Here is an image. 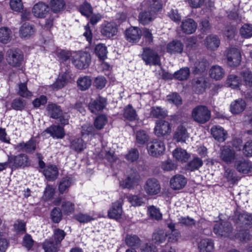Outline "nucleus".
<instances>
[{"instance_id": "nucleus-1", "label": "nucleus", "mask_w": 252, "mask_h": 252, "mask_svg": "<svg viewBox=\"0 0 252 252\" xmlns=\"http://www.w3.org/2000/svg\"><path fill=\"white\" fill-rule=\"evenodd\" d=\"M211 117V111L205 105H198L191 112L192 119L198 124H205L210 120Z\"/></svg>"}, {"instance_id": "nucleus-2", "label": "nucleus", "mask_w": 252, "mask_h": 252, "mask_svg": "<svg viewBox=\"0 0 252 252\" xmlns=\"http://www.w3.org/2000/svg\"><path fill=\"white\" fill-rule=\"evenodd\" d=\"M38 160V165L46 179L49 181H53L57 179L59 175L58 169L56 165H49L45 166V163L42 160L43 157L41 154H36Z\"/></svg>"}, {"instance_id": "nucleus-3", "label": "nucleus", "mask_w": 252, "mask_h": 252, "mask_svg": "<svg viewBox=\"0 0 252 252\" xmlns=\"http://www.w3.org/2000/svg\"><path fill=\"white\" fill-rule=\"evenodd\" d=\"M141 56L146 64L161 65L159 56L157 52L150 48H144Z\"/></svg>"}, {"instance_id": "nucleus-4", "label": "nucleus", "mask_w": 252, "mask_h": 252, "mask_svg": "<svg viewBox=\"0 0 252 252\" xmlns=\"http://www.w3.org/2000/svg\"><path fill=\"white\" fill-rule=\"evenodd\" d=\"M225 54L227 64L232 67L238 66L241 61V55L240 51L235 47H230L225 51Z\"/></svg>"}, {"instance_id": "nucleus-5", "label": "nucleus", "mask_w": 252, "mask_h": 252, "mask_svg": "<svg viewBox=\"0 0 252 252\" xmlns=\"http://www.w3.org/2000/svg\"><path fill=\"white\" fill-rule=\"evenodd\" d=\"M149 154L154 157H158L162 155L165 149L164 143L158 139H154L147 144Z\"/></svg>"}, {"instance_id": "nucleus-6", "label": "nucleus", "mask_w": 252, "mask_h": 252, "mask_svg": "<svg viewBox=\"0 0 252 252\" xmlns=\"http://www.w3.org/2000/svg\"><path fill=\"white\" fill-rule=\"evenodd\" d=\"M214 232L219 236L227 237L230 236L232 232L233 228L228 221L217 222L214 226Z\"/></svg>"}, {"instance_id": "nucleus-7", "label": "nucleus", "mask_w": 252, "mask_h": 252, "mask_svg": "<svg viewBox=\"0 0 252 252\" xmlns=\"http://www.w3.org/2000/svg\"><path fill=\"white\" fill-rule=\"evenodd\" d=\"M72 63L79 69L87 68L91 62V56L87 53L76 54L71 58Z\"/></svg>"}, {"instance_id": "nucleus-8", "label": "nucleus", "mask_w": 252, "mask_h": 252, "mask_svg": "<svg viewBox=\"0 0 252 252\" xmlns=\"http://www.w3.org/2000/svg\"><path fill=\"white\" fill-rule=\"evenodd\" d=\"M234 219L236 223L241 227L247 228L252 225V215L245 213L236 212Z\"/></svg>"}, {"instance_id": "nucleus-9", "label": "nucleus", "mask_w": 252, "mask_h": 252, "mask_svg": "<svg viewBox=\"0 0 252 252\" xmlns=\"http://www.w3.org/2000/svg\"><path fill=\"white\" fill-rule=\"evenodd\" d=\"M155 133L158 137H163L171 132L169 123L163 120H158L154 129Z\"/></svg>"}, {"instance_id": "nucleus-10", "label": "nucleus", "mask_w": 252, "mask_h": 252, "mask_svg": "<svg viewBox=\"0 0 252 252\" xmlns=\"http://www.w3.org/2000/svg\"><path fill=\"white\" fill-rule=\"evenodd\" d=\"M125 34L129 42L137 43L141 37L142 31L137 27H130L125 31Z\"/></svg>"}, {"instance_id": "nucleus-11", "label": "nucleus", "mask_w": 252, "mask_h": 252, "mask_svg": "<svg viewBox=\"0 0 252 252\" xmlns=\"http://www.w3.org/2000/svg\"><path fill=\"white\" fill-rule=\"evenodd\" d=\"M144 190L149 195H156L160 191V186L155 178H150L147 180L144 185Z\"/></svg>"}, {"instance_id": "nucleus-12", "label": "nucleus", "mask_w": 252, "mask_h": 252, "mask_svg": "<svg viewBox=\"0 0 252 252\" xmlns=\"http://www.w3.org/2000/svg\"><path fill=\"white\" fill-rule=\"evenodd\" d=\"M208 83V79L204 76L196 77L192 81V88L197 94L205 92Z\"/></svg>"}, {"instance_id": "nucleus-13", "label": "nucleus", "mask_w": 252, "mask_h": 252, "mask_svg": "<svg viewBox=\"0 0 252 252\" xmlns=\"http://www.w3.org/2000/svg\"><path fill=\"white\" fill-rule=\"evenodd\" d=\"M123 200L121 198L112 204L111 208L108 211V216L110 218L117 220L121 218L123 213Z\"/></svg>"}, {"instance_id": "nucleus-14", "label": "nucleus", "mask_w": 252, "mask_h": 252, "mask_svg": "<svg viewBox=\"0 0 252 252\" xmlns=\"http://www.w3.org/2000/svg\"><path fill=\"white\" fill-rule=\"evenodd\" d=\"M106 105L104 98L99 97L95 100H92L88 104V107L91 112L95 114L100 113Z\"/></svg>"}, {"instance_id": "nucleus-15", "label": "nucleus", "mask_w": 252, "mask_h": 252, "mask_svg": "<svg viewBox=\"0 0 252 252\" xmlns=\"http://www.w3.org/2000/svg\"><path fill=\"white\" fill-rule=\"evenodd\" d=\"M220 158L225 163H231L235 159V152L229 147L223 146L220 148Z\"/></svg>"}, {"instance_id": "nucleus-16", "label": "nucleus", "mask_w": 252, "mask_h": 252, "mask_svg": "<svg viewBox=\"0 0 252 252\" xmlns=\"http://www.w3.org/2000/svg\"><path fill=\"white\" fill-rule=\"evenodd\" d=\"M187 179L182 175L176 174L170 181V186L174 190L181 189L186 185Z\"/></svg>"}, {"instance_id": "nucleus-17", "label": "nucleus", "mask_w": 252, "mask_h": 252, "mask_svg": "<svg viewBox=\"0 0 252 252\" xmlns=\"http://www.w3.org/2000/svg\"><path fill=\"white\" fill-rule=\"evenodd\" d=\"M213 137L219 142H224L227 136V132L219 126H214L211 128Z\"/></svg>"}, {"instance_id": "nucleus-18", "label": "nucleus", "mask_w": 252, "mask_h": 252, "mask_svg": "<svg viewBox=\"0 0 252 252\" xmlns=\"http://www.w3.org/2000/svg\"><path fill=\"white\" fill-rule=\"evenodd\" d=\"M197 26V23L194 20L189 18L182 21L181 27L184 33L189 34L195 32Z\"/></svg>"}, {"instance_id": "nucleus-19", "label": "nucleus", "mask_w": 252, "mask_h": 252, "mask_svg": "<svg viewBox=\"0 0 252 252\" xmlns=\"http://www.w3.org/2000/svg\"><path fill=\"white\" fill-rule=\"evenodd\" d=\"M49 11L48 5L42 2L35 4L32 8V13L37 18H44Z\"/></svg>"}, {"instance_id": "nucleus-20", "label": "nucleus", "mask_w": 252, "mask_h": 252, "mask_svg": "<svg viewBox=\"0 0 252 252\" xmlns=\"http://www.w3.org/2000/svg\"><path fill=\"white\" fill-rule=\"evenodd\" d=\"M234 166L238 172L245 174L251 172L252 168L251 164L243 158L236 160Z\"/></svg>"}, {"instance_id": "nucleus-21", "label": "nucleus", "mask_w": 252, "mask_h": 252, "mask_svg": "<svg viewBox=\"0 0 252 252\" xmlns=\"http://www.w3.org/2000/svg\"><path fill=\"white\" fill-rule=\"evenodd\" d=\"M246 103L241 98L237 99L232 102L230 105V112L234 115L241 113L246 108Z\"/></svg>"}, {"instance_id": "nucleus-22", "label": "nucleus", "mask_w": 252, "mask_h": 252, "mask_svg": "<svg viewBox=\"0 0 252 252\" xmlns=\"http://www.w3.org/2000/svg\"><path fill=\"white\" fill-rule=\"evenodd\" d=\"M35 30L33 25L25 22L21 27L19 34L22 38H30L35 33Z\"/></svg>"}, {"instance_id": "nucleus-23", "label": "nucleus", "mask_w": 252, "mask_h": 252, "mask_svg": "<svg viewBox=\"0 0 252 252\" xmlns=\"http://www.w3.org/2000/svg\"><path fill=\"white\" fill-rule=\"evenodd\" d=\"M142 5L150 10L153 13L158 12L162 9V4L160 0H146Z\"/></svg>"}, {"instance_id": "nucleus-24", "label": "nucleus", "mask_w": 252, "mask_h": 252, "mask_svg": "<svg viewBox=\"0 0 252 252\" xmlns=\"http://www.w3.org/2000/svg\"><path fill=\"white\" fill-rule=\"evenodd\" d=\"M101 32L103 36L111 38L117 33V25L114 23H108L102 27Z\"/></svg>"}, {"instance_id": "nucleus-25", "label": "nucleus", "mask_w": 252, "mask_h": 252, "mask_svg": "<svg viewBox=\"0 0 252 252\" xmlns=\"http://www.w3.org/2000/svg\"><path fill=\"white\" fill-rule=\"evenodd\" d=\"M225 73L224 69L218 65L212 66L209 70L210 77L215 80H221L224 77Z\"/></svg>"}, {"instance_id": "nucleus-26", "label": "nucleus", "mask_w": 252, "mask_h": 252, "mask_svg": "<svg viewBox=\"0 0 252 252\" xmlns=\"http://www.w3.org/2000/svg\"><path fill=\"white\" fill-rule=\"evenodd\" d=\"M184 45L180 40H174L169 42L167 45V52L171 54L181 53L183 50Z\"/></svg>"}, {"instance_id": "nucleus-27", "label": "nucleus", "mask_w": 252, "mask_h": 252, "mask_svg": "<svg viewBox=\"0 0 252 252\" xmlns=\"http://www.w3.org/2000/svg\"><path fill=\"white\" fill-rule=\"evenodd\" d=\"M189 134L186 128L182 125L179 126L174 134V139L178 142H185Z\"/></svg>"}, {"instance_id": "nucleus-28", "label": "nucleus", "mask_w": 252, "mask_h": 252, "mask_svg": "<svg viewBox=\"0 0 252 252\" xmlns=\"http://www.w3.org/2000/svg\"><path fill=\"white\" fill-rule=\"evenodd\" d=\"M46 110L49 116L53 119H57L60 115L63 114L61 107L56 103H49L46 107Z\"/></svg>"}, {"instance_id": "nucleus-29", "label": "nucleus", "mask_w": 252, "mask_h": 252, "mask_svg": "<svg viewBox=\"0 0 252 252\" xmlns=\"http://www.w3.org/2000/svg\"><path fill=\"white\" fill-rule=\"evenodd\" d=\"M209 65L207 60L204 58L198 59L194 63L193 72L194 74L203 72L208 68Z\"/></svg>"}, {"instance_id": "nucleus-30", "label": "nucleus", "mask_w": 252, "mask_h": 252, "mask_svg": "<svg viewBox=\"0 0 252 252\" xmlns=\"http://www.w3.org/2000/svg\"><path fill=\"white\" fill-rule=\"evenodd\" d=\"M17 12L20 13L22 21H27L31 19V12L28 9L24 7L22 0H17Z\"/></svg>"}, {"instance_id": "nucleus-31", "label": "nucleus", "mask_w": 252, "mask_h": 252, "mask_svg": "<svg viewBox=\"0 0 252 252\" xmlns=\"http://www.w3.org/2000/svg\"><path fill=\"white\" fill-rule=\"evenodd\" d=\"M168 234L163 229L156 230L153 234L152 240L156 244L160 245L164 243Z\"/></svg>"}, {"instance_id": "nucleus-32", "label": "nucleus", "mask_w": 252, "mask_h": 252, "mask_svg": "<svg viewBox=\"0 0 252 252\" xmlns=\"http://www.w3.org/2000/svg\"><path fill=\"white\" fill-rule=\"evenodd\" d=\"M168 228L171 230V233L168 234V243H175L178 242L180 237V233L176 228L175 223H169L167 224Z\"/></svg>"}, {"instance_id": "nucleus-33", "label": "nucleus", "mask_w": 252, "mask_h": 252, "mask_svg": "<svg viewBox=\"0 0 252 252\" xmlns=\"http://www.w3.org/2000/svg\"><path fill=\"white\" fill-rule=\"evenodd\" d=\"M92 81L90 76L79 77L77 81V87L82 91L88 90L92 85Z\"/></svg>"}, {"instance_id": "nucleus-34", "label": "nucleus", "mask_w": 252, "mask_h": 252, "mask_svg": "<svg viewBox=\"0 0 252 252\" xmlns=\"http://www.w3.org/2000/svg\"><path fill=\"white\" fill-rule=\"evenodd\" d=\"M123 115L125 119L130 121H133L138 119L136 110L130 104L125 107L123 110Z\"/></svg>"}, {"instance_id": "nucleus-35", "label": "nucleus", "mask_w": 252, "mask_h": 252, "mask_svg": "<svg viewBox=\"0 0 252 252\" xmlns=\"http://www.w3.org/2000/svg\"><path fill=\"white\" fill-rule=\"evenodd\" d=\"M46 131L57 138H63L65 135L63 128L60 126H51L46 129Z\"/></svg>"}, {"instance_id": "nucleus-36", "label": "nucleus", "mask_w": 252, "mask_h": 252, "mask_svg": "<svg viewBox=\"0 0 252 252\" xmlns=\"http://www.w3.org/2000/svg\"><path fill=\"white\" fill-rule=\"evenodd\" d=\"M200 252H211L214 249V243L212 240L204 239L198 244Z\"/></svg>"}, {"instance_id": "nucleus-37", "label": "nucleus", "mask_w": 252, "mask_h": 252, "mask_svg": "<svg viewBox=\"0 0 252 252\" xmlns=\"http://www.w3.org/2000/svg\"><path fill=\"white\" fill-rule=\"evenodd\" d=\"M173 156L176 160L182 162H186L190 157V155L185 150L181 148L176 149L173 152Z\"/></svg>"}, {"instance_id": "nucleus-38", "label": "nucleus", "mask_w": 252, "mask_h": 252, "mask_svg": "<svg viewBox=\"0 0 252 252\" xmlns=\"http://www.w3.org/2000/svg\"><path fill=\"white\" fill-rule=\"evenodd\" d=\"M220 41L217 36L211 35L206 38V46L211 50H215L219 46Z\"/></svg>"}, {"instance_id": "nucleus-39", "label": "nucleus", "mask_w": 252, "mask_h": 252, "mask_svg": "<svg viewBox=\"0 0 252 252\" xmlns=\"http://www.w3.org/2000/svg\"><path fill=\"white\" fill-rule=\"evenodd\" d=\"M224 177L231 184H235L240 180V177L236 175V172L233 169L226 168L223 175Z\"/></svg>"}, {"instance_id": "nucleus-40", "label": "nucleus", "mask_w": 252, "mask_h": 252, "mask_svg": "<svg viewBox=\"0 0 252 252\" xmlns=\"http://www.w3.org/2000/svg\"><path fill=\"white\" fill-rule=\"evenodd\" d=\"M155 18L153 13L150 11H143L139 14L138 19L140 23L143 25H146L152 21Z\"/></svg>"}, {"instance_id": "nucleus-41", "label": "nucleus", "mask_w": 252, "mask_h": 252, "mask_svg": "<svg viewBox=\"0 0 252 252\" xmlns=\"http://www.w3.org/2000/svg\"><path fill=\"white\" fill-rule=\"evenodd\" d=\"M125 243L129 247H139L141 244V240L135 235L127 234L125 237Z\"/></svg>"}, {"instance_id": "nucleus-42", "label": "nucleus", "mask_w": 252, "mask_h": 252, "mask_svg": "<svg viewBox=\"0 0 252 252\" xmlns=\"http://www.w3.org/2000/svg\"><path fill=\"white\" fill-rule=\"evenodd\" d=\"M43 248L45 252H58L59 245L52 239L46 240L43 244Z\"/></svg>"}, {"instance_id": "nucleus-43", "label": "nucleus", "mask_w": 252, "mask_h": 252, "mask_svg": "<svg viewBox=\"0 0 252 252\" xmlns=\"http://www.w3.org/2000/svg\"><path fill=\"white\" fill-rule=\"evenodd\" d=\"M21 150L31 153L34 151L36 149V144L34 140L31 139L27 143H21L18 145Z\"/></svg>"}, {"instance_id": "nucleus-44", "label": "nucleus", "mask_w": 252, "mask_h": 252, "mask_svg": "<svg viewBox=\"0 0 252 252\" xmlns=\"http://www.w3.org/2000/svg\"><path fill=\"white\" fill-rule=\"evenodd\" d=\"M189 69L188 67H184L175 72L174 78L179 80H185L189 78Z\"/></svg>"}, {"instance_id": "nucleus-45", "label": "nucleus", "mask_w": 252, "mask_h": 252, "mask_svg": "<svg viewBox=\"0 0 252 252\" xmlns=\"http://www.w3.org/2000/svg\"><path fill=\"white\" fill-rule=\"evenodd\" d=\"M150 115L153 117L161 119L167 115L166 111L160 107H152L151 109Z\"/></svg>"}, {"instance_id": "nucleus-46", "label": "nucleus", "mask_w": 252, "mask_h": 252, "mask_svg": "<svg viewBox=\"0 0 252 252\" xmlns=\"http://www.w3.org/2000/svg\"><path fill=\"white\" fill-rule=\"evenodd\" d=\"M50 5L51 9L54 12H58L64 9L65 3L64 0H51Z\"/></svg>"}, {"instance_id": "nucleus-47", "label": "nucleus", "mask_w": 252, "mask_h": 252, "mask_svg": "<svg viewBox=\"0 0 252 252\" xmlns=\"http://www.w3.org/2000/svg\"><path fill=\"white\" fill-rule=\"evenodd\" d=\"M86 147V144L82 139H75L71 142V148L78 153L82 152Z\"/></svg>"}, {"instance_id": "nucleus-48", "label": "nucleus", "mask_w": 252, "mask_h": 252, "mask_svg": "<svg viewBox=\"0 0 252 252\" xmlns=\"http://www.w3.org/2000/svg\"><path fill=\"white\" fill-rule=\"evenodd\" d=\"M30 165V160L26 154H20L17 156V168H24Z\"/></svg>"}, {"instance_id": "nucleus-49", "label": "nucleus", "mask_w": 252, "mask_h": 252, "mask_svg": "<svg viewBox=\"0 0 252 252\" xmlns=\"http://www.w3.org/2000/svg\"><path fill=\"white\" fill-rule=\"evenodd\" d=\"M241 35L245 38L252 37V24H245L240 29Z\"/></svg>"}, {"instance_id": "nucleus-50", "label": "nucleus", "mask_w": 252, "mask_h": 252, "mask_svg": "<svg viewBox=\"0 0 252 252\" xmlns=\"http://www.w3.org/2000/svg\"><path fill=\"white\" fill-rule=\"evenodd\" d=\"M98 157L101 158H105L110 163H113L117 160L114 152H111L110 151L101 150Z\"/></svg>"}, {"instance_id": "nucleus-51", "label": "nucleus", "mask_w": 252, "mask_h": 252, "mask_svg": "<svg viewBox=\"0 0 252 252\" xmlns=\"http://www.w3.org/2000/svg\"><path fill=\"white\" fill-rule=\"evenodd\" d=\"M245 85L249 87H252V72L247 69L241 72Z\"/></svg>"}, {"instance_id": "nucleus-52", "label": "nucleus", "mask_w": 252, "mask_h": 252, "mask_svg": "<svg viewBox=\"0 0 252 252\" xmlns=\"http://www.w3.org/2000/svg\"><path fill=\"white\" fill-rule=\"evenodd\" d=\"M177 164L170 159L163 161L161 164V168L164 171H170L176 169Z\"/></svg>"}, {"instance_id": "nucleus-53", "label": "nucleus", "mask_w": 252, "mask_h": 252, "mask_svg": "<svg viewBox=\"0 0 252 252\" xmlns=\"http://www.w3.org/2000/svg\"><path fill=\"white\" fill-rule=\"evenodd\" d=\"M50 217L53 222L59 223L63 217L61 210L59 208L55 207L50 213Z\"/></svg>"}, {"instance_id": "nucleus-54", "label": "nucleus", "mask_w": 252, "mask_h": 252, "mask_svg": "<svg viewBox=\"0 0 252 252\" xmlns=\"http://www.w3.org/2000/svg\"><path fill=\"white\" fill-rule=\"evenodd\" d=\"M62 209L65 215H69L75 210L74 204L68 201H64L62 204Z\"/></svg>"}, {"instance_id": "nucleus-55", "label": "nucleus", "mask_w": 252, "mask_h": 252, "mask_svg": "<svg viewBox=\"0 0 252 252\" xmlns=\"http://www.w3.org/2000/svg\"><path fill=\"white\" fill-rule=\"evenodd\" d=\"M95 53L100 60H104L107 53L106 46L103 44L97 45L95 48Z\"/></svg>"}, {"instance_id": "nucleus-56", "label": "nucleus", "mask_w": 252, "mask_h": 252, "mask_svg": "<svg viewBox=\"0 0 252 252\" xmlns=\"http://www.w3.org/2000/svg\"><path fill=\"white\" fill-rule=\"evenodd\" d=\"M10 38V31L9 29L3 27L0 28V42L7 43Z\"/></svg>"}, {"instance_id": "nucleus-57", "label": "nucleus", "mask_w": 252, "mask_h": 252, "mask_svg": "<svg viewBox=\"0 0 252 252\" xmlns=\"http://www.w3.org/2000/svg\"><path fill=\"white\" fill-rule=\"evenodd\" d=\"M226 83L229 87L233 89L237 88L240 84L239 78L236 75L230 74L227 77Z\"/></svg>"}, {"instance_id": "nucleus-58", "label": "nucleus", "mask_w": 252, "mask_h": 252, "mask_svg": "<svg viewBox=\"0 0 252 252\" xmlns=\"http://www.w3.org/2000/svg\"><path fill=\"white\" fill-rule=\"evenodd\" d=\"M168 101L171 102L176 106L181 105L182 104V99L180 95L177 93H173L167 96Z\"/></svg>"}, {"instance_id": "nucleus-59", "label": "nucleus", "mask_w": 252, "mask_h": 252, "mask_svg": "<svg viewBox=\"0 0 252 252\" xmlns=\"http://www.w3.org/2000/svg\"><path fill=\"white\" fill-rule=\"evenodd\" d=\"M18 94L23 97H29L32 95V93L28 90L26 83H20L19 84Z\"/></svg>"}, {"instance_id": "nucleus-60", "label": "nucleus", "mask_w": 252, "mask_h": 252, "mask_svg": "<svg viewBox=\"0 0 252 252\" xmlns=\"http://www.w3.org/2000/svg\"><path fill=\"white\" fill-rule=\"evenodd\" d=\"M79 10L82 15L86 17L90 16L93 12V9L91 5L87 2H84L80 6Z\"/></svg>"}, {"instance_id": "nucleus-61", "label": "nucleus", "mask_w": 252, "mask_h": 252, "mask_svg": "<svg viewBox=\"0 0 252 252\" xmlns=\"http://www.w3.org/2000/svg\"><path fill=\"white\" fill-rule=\"evenodd\" d=\"M202 164V160L198 158H196L188 163L187 168L190 171H193L198 169Z\"/></svg>"}, {"instance_id": "nucleus-62", "label": "nucleus", "mask_w": 252, "mask_h": 252, "mask_svg": "<svg viewBox=\"0 0 252 252\" xmlns=\"http://www.w3.org/2000/svg\"><path fill=\"white\" fill-rule=\"evenodd\" d=\"M107 122V118L104 115L98 116L94 122V125L96 129H101L103 128Z\"/></svg>"}, {"instance_id": "nucleus-63", "label": "nucleus", "mask_w": 252, "mask_h": 252, "mask_svg": "<svg viewBox=\"0 0 252 252\" xmlns=\"http://www.w3.org/2000/svg\"><path fill=\"white\" fill-rule=\"evenodd\" d=\"M71 185L70 178H63L61 181L59 186V190L61 193H63Z\"/></svg>"}, {"instance_id": "nucleus-64", "label": "nucleus", "mask_w": 252, "mask_h": 252, "mask_svg": "<svg viewBox=\"0 0 252 252\" xmlns=\"http://www.w3.org/2000/svg\"><path fill=\"white\" fill-rule=\"evenodd\" d=\"M139 156V152L137 149L133 148L129 151L128 153L125 155V158L127 160L134 162L138 158Z\"/></svg>"}]
</instances>
